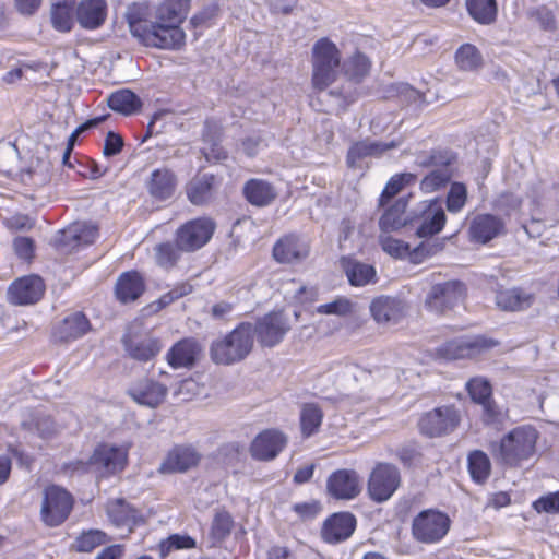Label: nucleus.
I'll return each mask as SVG.
<instances>
[{
    "label": "nucleus",
    "mask_w": 559,
    "mask_h": 559,
    "mask_svg": "<svg viewBox=\"0 0 559 559\" xmlns=\"http://www.w3.org/2000/svg\"><path fill=\"white\" fill-rule=\"evenodd\" d=\"M539 432L533 426L513 428L498 442L490 443V451L497 463L507 468L521 467L536 454Z\"/></svg>",
    "instance_id": "obj_1"
},
{
    "label": "nucleus",
    "mask_w": 559,
    "mask_h": 559,
    "mask_svg": "<svg viewBox=\"0 0 559 559\" xmlns=\"http://www.w3.org/2000/svg\"><path fill=\"white\" fill-rule=\"evenodd\" d=\"M191 0H164L155 10V34L151 43L159 49H180L185 45V32L180 24L186 19Z\"/></svg>",
    "instance_id": "obj_2"
},
{
    "label": "nucleus",
    "mask_w": 559,
    "mask_h": 559,
    "mask_svg": "<svg viewBox=\"0 0 559 559\" xmlns=\"http://www.w3.org/2000/svg\"><path fill=\"white\" fill-rule=\"evenodd\" d=\"M253 348V324L241 322L225 336L212 342L210 357L216 365L230 366L242 361Z\"/></svg>",
    "instance_id": "obj_3"
},
{
    "label": "nucleus",
    "mask_w": 559,
    "mask_h": 559,
    "mask_svg": "<svg viewBox=\"0 0 559 559\" xmlns=\"http://www.w3.org/2000/svg\"><path fill=\"white\" fill-rule=\"evenodd\" d=\"M341 56L337 47L328 38L319 39L312 48V84L325 90L336 78Z\"/></svg>",
    "instance_id": "obj_4"
},
{
    "label": "nucleus",
    "mask_w": 559,
    "mask_h": 559,
    "mask_svg": "<svg viewBox=\"0 0 559 559\" xmlns=\"http://www.w3.org/2000/svg\"><path fill=\"white\" fill-rule=\"evenodd\" d=\"M450 518L435 509L420 511L412 521V536L420 544L439 543L449 532Z\"/></svg>",
    "instance_id": "obj_5"
},
{
    "label": "nucleus",
    "mask_w": 559,
    "mask_h": 559,
    "mask_svg": "<svg viewBox=\"0 0 559 559\" xmlns=\"http://www.w3.org/2000/svg\"><path fill=\"white\" fill-rule=\"evenodd\" d=\"M400 485L399 468L390 463H378L369 475L367 491L372 501L382 503L393 496Z\"/></svg>",
    "instance_id": "obj_6"
},
{
    "label": "nucleus",
    "mask_w": 559,
    "mask_h": 559,
    "mask_svg": "<svg viewBox=\"0 0 559 559\" xmlns=\"http://www.w3.org/2000/svg\"><path fill=\"white\" fill-rule=\"evenodd\" d=\"M72 508L73 498L66 489L56 485L45 489L40 515L46 525L59 526L69 518Z\"/></svg>",
    "instance_id": "obj_7"
},
{
    "label": "nucleus",
    "mask_w": 559,
    "mask_h": 559,
    "mask_svg": "<svg viewBox=\"0 0 559 559\" xmlns=\"http://www.w3.org/2000/svg\"><path fill=\"white\" fill-rule=\"evenodd\" d=\"M215 223L206 217L191 219L181 225L175 234L177 245L185 252H194L204 247L212 238Z\"/></svg>",
    "instance_id": "obj_8"
},
{
    "label": "nucleus",
    "mask_w": 559,
    "mask_h": 559,
    "mask_svg": "<svg viewBox=\"0 0 559 559\" xmlns=\"http://www.w3.org/2000/svg\"><path fill=\"white\" fill-rule=\"evenodd\" d=\"M460 420V414L454 406L436 407L421 415L418 429L429 438L441 437L454 431Z\"/></svg>",
    "instance_id": "obj_9"
},
{
    "label": "nucleus",
    "mask_w": 559,
    "mask_h": 559,
    "mask_svg": "<svg viewBox=\"0 0 559 559\" xmlns=\"http://www.w3.org/2000/svg\"><path fill=\"white\" fill-rule=\"evenodd\" d=\"M466 293L464 283L448 281L431 286L425 298V306L432 312L443 313L463 300Z\"/></svg>",
    "instance_id": "obj_10"
},
{
    "label": "nucleus",
    "mask_w": 559,
    "mask_h": 559,
    "mask_svg": "<svg viewBox=\"0 0 559 559\" xmlns=\"http://www.w3.org/2000/svg\"><path fill=\"white\" fill-rule=\"evenodd\" d=\"M127 460L128 450L126 448L104 443L94 450L87 463L78 462V465L84 471L87 465H92L102 475H112L124 468Z\"/></svg>",
    "instance_id": "obj_11"
},
{
    "label": "nucleus",
    "mask_w": 559,
    "mask_h": 559,
    "mask_svg": "<svg viewBox=\"0 0 559 559\" xmlns=\"http://www.w3.org/2000/svg\"><path fill=\"white\" fill-rule=\"evenodd\" d=\"M369 59L365 55L356 52L344 62V71L348 82L340 88L332 90L330 94L342 98L346 104L355 102L358 92L354 84L360 82L369 73Z\"/></svg>",
    "instance_id": "obj_12"
},
{
    "label": "nucleus",
    "mask_w": 559,
    "mask_h": 559,
    "mask_svg": "<svg viewBox=\"0 0 559 559\" xmlns=\"http://www.w3.org/2000/svg\"><path fill=\"white\" fill-rule=\"evenodd\" d=\"M91 331L92 324L87 316L82 311H73L53 325L51 340L56 344H67L83 337Z\"/></svg>",
    "instance_id": "obj_13"
},
{
    "label": "nucleus",
    "mask_w": 559,
    "mask_h": 559,
    "mask_svg": "<svg viewBox=\"0 0 559 559\" xmlns=\"http://www.w3.org/2000/svg\"><path fill=\"white\" fill-rule=\"evenodd\" d=\"M290 330L283 312H270L259 319L253 325V336L265 347H274L280 344Z\"/></svg>",
    "instance_id": "obj_14"
},
{
    "label": "nucleus",
    "mask_w": 559,
    "mask_h": 559,
    "mask_svg": "<svg viewBox=\"0 0 559 559\" xmlns=\"http://www.w3.org/2000/svg\"><path fill=\"white\" fill-rule=\"evenodd\" d=\"M361 489V478L354 469H337L326 480V491L336 500L355 499L359 496Z\"/></svg>",
    "instance_id": "obj_15"
},
{
    "label": "nucleus",
    "mask_w": 559,
    "mask_h": 559,
    "mask_svg": "<svg viewBox=\"0 0 559 559\" xmlns=\"http://www.w3.org/2000/svg\"><path fill=\"white\" fill-rule=\"evenodd\" d=\"M124 350L134 360L146 362L154 359L162 350L158 338L129 330L121 338Z\"/></svg>",
    "instance_id": "obj_16"
},
{
    "label": "nucleus",
    "mask_w": 559,
    "mask_h": 559,
    "mask_svg": "<svg viewBox=\"0 0 559 559\" xmlns=\"http://www.w3.org/2000/svg\"><path fill=\"white\" fill-rule=\"evenodd\" d=\"M287 437L277 429H265L250 444V454L257 461H272L286 447Z\"/></svg>",
    "instance_id": "obj_17"
},
{
    "label": "nucleus",
    "mask_w": 559,
    "mask_h": 559,
    "mask_svg": "<svg viewBox=\"0 0 559 559\" xmlns=\"http://www.w3.org/2000/svg\"><path fill=\"white\" fill-rule=\"evenodd\" d=\"M44 292L45 284L39 276H24L9 286L8 299L13 305H34L41 299Z\"/></svg>",
    "instance_id": "obj_18"
},
{
    "label": "nucleus",
    "mask_w": 559,
    "mask_h": 559,
    "mask_svg": "<svg viewBox=\"0 0 559 559\" xmlns=\"http://www.w3.org/2000/svg\"><path fill=\"white\" fill-rule=\"evenodd\" d=\"M124 16L131 34L145 46L155 47V43H151L148 38V35L155 34L154 20L147 19L148 7L144 3H133L128 7Z\"/></svg>",
    "instance_id": "obj_19"
},
{
    "label": "nucleus",
    "mask_w": 559,
    "mask_h": 559,
    "mask_svg": "<svg viewBox=\"0 0 559 559\" xmlns=\"http://www.w3.org/2000/svg\"><path fill=\"white\" fill-rule=\"evenodd\" d=\"M202 353L201 344L193 337H186L175 343L166 354V360L174 369H191Z\"/></svg>",
    "instance_id": "obj_20"
},
{
    "label": "nucleus",
    "mask_w": 559,
    "mask_h": 559,
    "mask_svg": "<svg viewBox=\"0 0 559 559\" xmlns=\"http://www.w3.org/2000/svg\"><path fill=\"white\" fill-rule=\"evenodd\" d=\"M177 186L176 174L166 167L154 169L145 180L147 193L156 201L170 199L175 194Z\"/></svg>",
    "instance_id": "obj_21"
},
{
    "label": "nucleus",
    "mask_w": 559,
    "mask_h": 559,
    "mask_svg": "<svg viewBox=\"0 0 559 559\" xmlns=\"http://www.w3.org/2000/svg\"><path fill=\"white\" fill-rule=\"evenodd\" d=\"M356 527V518L349 512H340L331 515L323 524L322 538L330 544L346 540Z\"/></svg>",
    "instance_id": "obj_22"
},
{
    "label": "nucleus",
    "mask_w": 559,
    "mask_h": 559,
    "mask_svg": "<svg viewBox=\"0 0 559 559\" xmlns=\"http://www.w3.org/2000/svg\"><path fill=\"white\" fill-rule=\"evenodd\" d=\"M106 512L115 526L127 527L129 532L145 522L142 513L122 498L108 501Z\"/></svg>",
    "instance_id": "obj_23"
},
{
    "label": "nucleus",
    "mask_w": 559,
    "mask_h": 559,
    "mask_svg": "<svg viewBox=\"0 0 559 559\" xmlns=\"http://www.w3.org/2000/svg\"><path fill=\"white\" fill-rule=\"evenodd\" d=\"M445 221V212L437 200L423 202L420 224L416 229V235L419 238L432 237L442 230Z\"/></svg>",
    "instance_id": "obj_24"
},
{
    "label": "nucleus",
    "mask_w": 559,
    "mask_h": 559,
    "mask_svg": "<svg viewBox=\"0 0 559 559\" xmlns=\"http://www.w3.org/2000/svg\"><path fill=\"white\" fill-rule=\"evenodd\" d=\"M503 230V221L492 214L476 215L472 219L468 229L471 239L479 243H487L501 235Z\"/></svg>",
    "instance_id": "obj_25"
},
{
    "label": "nucleus",
    "mask_w": 559,
    "mask_h": 559,
    "mask_svg": "<svg viewBox=\"0 0 559 559\" xmlns=\"http://www.w3.org/2000/svg\"><path fill=\"white\" fill-rule=\"evenodd\" d=\"M107 3L105 0H81L75 9V17L84 29H97L106 21Z\"/></svg>",
    "instance_id": "obj_26"
},
{
    "label": "nucleus",
    "mask_w": 559,
    "mask_h": 559,
    "mask_svg": "<svg viewBox=\"0 0 559 559\" xmlns=\"http://www.w3.org/2000/svg\"><path fill=\"white\" fill-rule=\"evenodd\" d=\"M128 394L140 405L156 407L166 397L167 388L154 380L142 379L128 390Z\"/></svg>",
    "instance_id": "obj_27"
},
{
    "label": "nucleus",
    "mask_w": 559,
    "mask_h": 559,
    "mask_svg": "<svg viewBox=\"0 0 559 559\" xmlns=\"http://www.w3.org/2000/svg\"><path fill=\"white\" fill-rule=\"evenodd\" d=\"M198 452L186 445H177L170 450L159 466L163 474L183 473L199 463Z\"/></svg>",
    "instance_id": "obj_28"
},
{
    "label": "nucleus",
    "mask_w": 559,
    "mask_h": 559,
    "mask_svg": "<svg viewBox=\"0 0 559 559\" xmlns=\"http://www.w3.org/2000/svg\"><path fill=\"white\" fill-rule=\"evenodd\" d=\"M486 347L481 338L460 337L451 340L437 349V355L445 360H455L472 357Z\"/></svg>",
    "instance_id": "obj_29"
},
{
    "label": "nucleus",
    "mask_w": 559,
    "mask_h": 559,
    "mask_svg": "<svg viewBox=\"0 0 559 559\" xmlns=\"http://www.w3.org/2000/svg\"><path fill=\"white\" fill-rule=\"evenodd\" d=\"M400 145V142L390 141V142H380V141H369L364 140L354 143L346 156V163L349 167H356L357 163L362 158L373 156L380 157L386 151L395 148Z\"/></svg>",
    "instance_id": "obj_30"
},
{
    "label": "nucleus",
    "mask_w": 559,
    "mask_h": 559,
    "mask_svg": "<svg viewBox=\"0 0 559 559\" xmlns=\"http://www.w3.org/2000/svg\"><path fill=\"white\" fill-rule=\"evenodd\" d=\"M308 253V246L294 235L280 239L273 248V257L281 263L298 262L305 259Z\"/></svg>",
    "instance_id": "obj_31"
},
{
    "label": "nucleus",
    "mask_w": 559,
    "mask_h": 559,
    "mask_svg": "<svg viewBox=\"0 0 559 559\" xmlns=\"http://www.w3.org/2000/svg\"><path fill=\"white\" fill-rule=\"evenodd\" d=\"M370 311L379 323L397 322L404 314V304L396 297L380 296L372 300Z\"/></svg>",
    "instance_id": "obj_32"
},
{
    "label": "nucleus",
    "mask_w": 559,
    "mask_h": 559,
    "mask_svg": "<svg viewBox=\"0 0 559 559\" xmlns=\"http://www.w3.org/2000/svg\"><path fill=\"white\" fill-rule=\"evenodd\" d=\"M145 290L142 275L136 271L122 273L116 283L117 299L123 304L136 300Z\"/></svg>",
    "instance_id": "obj_33"
},
{
    "label": "nucleus",
    "mask_w": 559,
    "mask_h": 559,
    "mask_svg": "<svg viewBox=\"0 0 559 559\" xmlns=\"http://www.w3.org/2000/svg\"><path fill=\"white\" fill-rule=\"evenodd\" d=\"M98 236V229L94 225L76 223L68 229L62 230L58 242L64 247L76 248L88 246L95 241Z\"/></svg>",
    "instance_id": "obj_34"
},
{
    "label": "nucleus",
    "mask_w": 559,
    "mask_h": 559,
    "mask_svg": "<svg viewBox=\"0 0 559 559\" xmlns=\"http://www.w3.org/2000/svg\"><path fill=\"white\" fill-rule=\"evenodd\" d=\"M215 181V176L210 174L193 177L186 187L189 201L194 205L206 204L213 197Z\"/></svg>",
    "instance_id": "obj_35"
},
{
    "label": "nucleus",
    "mask_w": 559,
    "mask_h": 559,
    "mask_svg": "<svg viewBox=\"0 0 559 559\" xmlns=\"http://www.w3.org/2000/svg\"><path fill=\"white\" fill-rule=\"evenodd\" d=\"M243 194L249 203L255 206H267L277 197L275 188L262 179H250L243 187Z\"/></svg>",
    "instance_id": "obj_36"
},
{
    "label": "nucleus",
    "mask_w": 559,
    "mask_h": 559,
    "mask_svg": "<svg viewBox=\"0 0 559 559\" xmlns=\"http://www.w3.org/2000/svg\"><path fill=\"white\" fill-rule=\"evenodd\" d=\"M204 143L209 146L202 148V153L207 162H221L227 158V152L219 145L221 132L216 123L205 121L202 133Z\"/></svg>",
    "instance_id": "obj_37"
},
{
    "label": "nucleus",
    "mask_w": 559,
    "mask_h": 559,
    "mask_svg": "<svg viewBox=\"0 0 559 559\" xmlns=\"http://www.w3.org/2000/svg\"><path fill=\"white\" fill-rule=\"evenodd\" d=\"M468 15L480 25H492L498 16L497 0H466Z\"/></svg>",
    "instance_id": "obj_38"
},
{
    "label": "nucleus",
    "mask_w": 559,
    "mask_h": 559,
    "mask_svg": "<svg viewBox=\"0 0 559 559\" xmlns=\"http://www.w3.org/2000/svg\"><path fill=\"white\" fill-rule=\"evenodd\" d=\"M74 0L56 2L50 8V21L52 27L61 33H68L74 24Z\"/></svg>",
    "instance_id": "obj_39"
},
{
    "label": "nucleus",
    "mask_w": 559,
    "mask_h": 559,
    "mask_svg": "<svg viewBox=\"0 0 559 559\" xmlns=\"http://www.w3.org/2000/svg\"><path fill=\"white\" fill-rule=\"evenodd\" d=\"M533 295L520 288H511L497 293V306L507 311H521L532 305Z\"/></svg>",
    "instance_id": "obj_40"
},
{
    "label": "nucleus",
    "mask_w": 559,
    "mask_h": 559,
    "mask_svg": "<svg viewBox=\"0 0 559 559\" xmlns=\"http://www.w3.org/2000/svg\"><path fill=\"white\" fill-rule=\"evenodd\" d=\"M107 105L114 111L129 116L141 108L142 102L135 93L130 90L122 88L108 96Z\"/></svg>",
    "instance_id": "obj_41"
},
{
    "label": "nucleus",
    "mask_w": 559,
    "mask_h": 559,
    "mask_svg": "<svg viewBox=\"0 0 559 559\" xmlns=\"http://www.w3.org/2000/svg\"><path fill=\"white\" fill-rule=\"evenodd\" d=\"M343 267L352 286H365L376 282V270L372 265L356 260H344Z\"/></svg>",
    "instance_id": "obj_42"
},
{
    "label": "nucleus",
    "mask_w": 559,
    "mask_h": 559,
    "mask_svg": "<svg viewBox=\"0 0 559 559\" xmlns=\"http://www.w3.org/2000/svg\"><path fill=\"white\" fill-rule=\"evenodd\" d=\"M406 206V198L397 199L381 216L379 221L381 230L389 233L405 226L408 222L407 217L405 216Z\"/></svg>",
    "instance_id": "obj_43"
},
{
    "label": "nucleus",
    "mask_w": 559,
    "mask_h": 559,
    "mask_svg": "<svg viewBox=\"0 0 559 559\" xmlns=\"http://www.w3.org/2000/svg\"><path fill=\"white\" fill-rule=\"evenodd\" d=\"M467 469L476 484H485L491 474V462L487 453L473 450L467 455Z\"/></svg>",
    "instance_id": "obj_44"
},
{
    "label": "nucleus",
    "mask_w": 559,
    "mask_h": 559,
    "mask_svg": "<svg viewBox=\"0 0 559 559\" xmlns=\"http://www.w3.org/2000/svg\"><path fill=\"white\" fill-rule=\"evenodd\" d=\"M455 62L461 70L475 72L483 68L484 59L476 46L463 44L455 52Z\"/></svg>",
    "instance_id": "obj_45"
},
{
    "label": "nucleus",
    "mask_w": 559,
    "mask_h": 559,
    "mask_svg": "<svg viewBox=\"0 0 559 559\" xmlns=\"http://www.w3.org/2000/svg\"><path fill=\"white\" fill-rule=\"evenodd\" d=\"M454 159L452 152L448 150H431L420 152L415 157V164L423 168H438L450 166Z\"/></svg>",
    "instance_id": "obj_46"
},
{
    "label": "nucleus",
    "mask_w": 559,
    "mask_h": 559,
    "mask_svg": "<svg viewBox=\"0 0 559 559\" xmlns=\"http://www.w3.org/2000/svg\"><path fill=\"white\" fill-rule=\"evenodd\" d=\"M322 409L317 404H305L300 412V425L302 435L310 437L316 433L322 424Z\"/></svg>",
    "instance_id": "obj_47"
},
{
    "label": "nucleus",
    "mask_w": 559,
    "mask_h": 559,
    "mask_svg": "<svg viewBox=\"0 0 559 559\" xmlns=\"http://www.w3.org/2000/svg\"><path fill=\"white\" fill-rule=\"evenodd\" d=\"M108 542V536L100 530H88L82 532L72 544V549L79 552H91L96 547Z\"/></svg>",
    "instance_id": "obj_48"
},
{
    "label": "nucleus",
    "mask_w": 559,
    "mask_h": 559,
    "mask_svg": "<svg viewBox=\"0 0 559 559\" xmlns=\"http://www.w3.org/2000/svg\"><path fill=\"white\" fill-rule=\"evenodd\" d=\"M182 252L185 251L178 247L176 238L174 242L159 243L155 247L156 263L164 269H171L180 260Z\"/></svg>",
    "instance_id": "obj_49"
},
{
    "label": "nucleus",
    "mask_w": 559,
    "mask_h": 559,
    "mask_svg": "<svg viewBox=\"0 0 559 559\" xmlns=\"http://www.w3.org/2000/svg\"><path fill=\"white\" fill-rule=\"evenodd\" d=\"M234 527V519L226 510H217L214 514L210 535L214 542H223L226 539Z\"/></svg>",
    "instance_id": "obj_50"
},
{
    "label": "nucleus",
    "mask_w": 559,
    "mask_h": 559,
    "mask_svg": "<svg viewBox=\"0 0 559 559\" xmlns=\"http://www.w3.org/2000/svg\"><path fill=\"white\" fill-rule=\"evenodd\" d=\"M452 171L449 166H440L432 169L420 182V189L426 193H431L444 187L451 179Z\"/></svg>",
    "instance_id": "obj_51"
},
{
    "label": "nucleus",
    "mask_w": 559,
    "mask_h": 559,
    "mask_svg": "<svg viewBox=\"0 0 559 559\" xmlns=\"http://www.w3.org/2000/svg\"><path fill=\"white\" fill-rule=\"evenodd\" d=\"M316 311L319 314L347 317L355 312V304L347 297L338 296L331 302L318 306Z\"/></svg>",
    "instance_id": "obj_52"
},
{
    "label": "nucleus",
    "mask_w": 559,
    "mask_h": 559,
    "mask_svg": "<svg viewBox=\"0 0 559 559\" xmlns=\"http://www.w3.org/2000/svg\"><path fill=\"white\" fill-rule=\"evenodd\" d=\"M531 21L537 23L546 32H554L557 28V21L554 11L547 5H538L527 11Z\"/></svg>",
    "instance_id": "obj_53"
},
{
    "label": "nucleus",
    "mask_w": 559,
    "mask_h": 559,
    "mask_svg": "<svg viewBox=\"0 0 559 559\" xmlns=\"http://www.w3.org/2000/svg\"><path fill=\"white\" fill-rule=\"evenodd\" d=\"M467 200V190L464 183L453 182L447 195V209L451 213L460 212Z\"/></svg>",
    "instance_id": "obj_54"
},
{
    "label": "nucleus",
    "mask_w": 559,
    "mask_h": 559,
    "mask_svg": "<svg viewBox=\"0 0 559 559\" xmlns=\"http://www.w3.org/2000/svg\"><path fill=\"white\" fill-rule=\"evenodd\" d=\"M466 389L472 400L478 404L487 402L491 397V385L483 378L471 379L466 383Z\"/></svg>",
    "instance_id": "obj_55"
},
{
    "label": "nucleus",
    "mask_w": 559,
    "mask_h": 559,
    "mask_svg": "<svg viewBox=\"0 0 559 559\" xmlns=\"http://www.w3.org/2000/svg\"><path fill=\"white\" fill-rule=\"evenodd\" d=\"M533 507L538 513H559V490L540 497L533 503Z\"/></svg>",
    "instance_id": "obj_56"
},
{
    "label": "nucleus",
    "mask_w": 559,
    "mask_h": 559,
    "mask_svg": "<svg viewBox=\"0 0 559 559\" xmlns=\"http://www.w3.org/2000/svg\"><path fill=\"white\" fill-rule=\"evenodd\" d=\"M190 293H192V285L187 282L179 283L171 290L160 296L157 304L162 309L169 306L175 300L189 295Z\"/></svg>",
    "instance_id": "obj_57"
},
{
    "label": "nucleus",
    "mask_w": 559,
    "mask_h": 559,
    "mask_svg": "<svg viewBox=\"0 0 559 559\" xmlns=\"http://www.w3.org/2000/svg\"><path fill=\"white\" fill-rule=\"evenodd\" d=\"M381 247L383 251L394 258L405 257L409 252V246L407 243L390 236L381 237Z\"/></svg>",
    "instance_id": "obj_58"
},
{
    "label": "nucleus",
    "mask_w": 559,
    "mask_h": 559,
    "mask_svg": "<svg viewBox=\"0 0 559 559\" xmlns=\"http://www.w3.org/2000/svg\"><path fill=\"white\" fill-rule=\"evenodd\" d=\"M124 146L123 139L120 134L109 131L105 138L103 154L109 158L118 155Z\"/></svg>",
    "instance_id": "obj_59"
},
{
    "label": "nucleus",
    "mask_w": 559,
    "mask_h": 559,
    "mask_svg": "<svg viewBox=\"0 0 559 559\" xmlns=\"http://www.w3.org/2000/svg\"><path fill=\"white\" fill-rule=\"evenodd\" d=\"M162 546L165 547L167 551L191 549L195 547V540L189 535L174 534L170 535Z\"/></svg>",
    "instance_id": "obj_60"
},
{
    "label": "nucleus",
    "mask_w": 559,
    "mask_h": 559,
    "mask_svg": "<svg viewBox=\"0 0 559 559\" xmlns=\"http://www.w3.org/2000/svg\"><path fill=\"white\" fill-rule=\"evenodd\" d=\"M13 248L19 258L29 260L34 254V241L28 237H16Z\"/></svg>",
    "instance_id": "obj_61"
},
{
    "label": "nucleus",
    "mask_w": 559,
    "mask_h": 559,
    "mask_svg": "<svg viewBox=\"0 0 559 559\" xmlns=\"http://www.w3.org/2000/svg\"><path fill=\"white\" fill-rule=\"evenodd\" d=\"M293 510L302 519H313L321 510L318 501L295 503Z\"/></svg>",
    "instance_id": "obj_62"
},
{
    "label": "nucleus",
    "mask_w": 559,
    "mask_h": 559,
    "mask_svg": "<svg viewBox=\"0 0 559 559\" xmlns=\"http://www.w3.org/2000/svg\"><path fill=\"white\" fill-rule=\"evenodd\" d=\"M236 302L221 300L212 306L211 316L216 320H226L229 318L231 312L234 311Z\"/></svg>",
    "instance_id": "obj_63"
},
{
    "label": "nucleus",
    "mask_w": 559,
    "mask_h": 559,
    "mask_svg": "<svg viewBox=\"0 0 559 559\" xmlns=\"http://www.w3.org/2000/svg\"><path fill=\"white\" fill-rule=\"evenodd\" d=\"M403 185L400 180L399 175L393 176L389 182L386 183L382 194L380 197V205H384L389 202L394 195H396L402 189Z\"/></svg>",
    "instance_id": "obj_64"
}]
</instances>
